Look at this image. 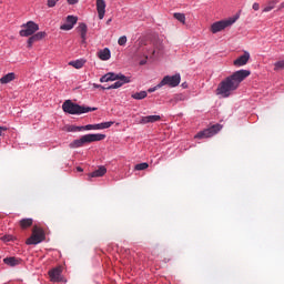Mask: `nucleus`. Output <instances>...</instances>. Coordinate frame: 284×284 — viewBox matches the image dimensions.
I'll use <instances>...</instances> for the list:
<instances>
[{"label": "nucleus", "mask_w": 284, "mask_h": 284, "mask_svg": "<svg viewBox=\"0 0 284 284\" xmlns=\"http://www.w3.org/2000/svg\"><path fill=\"white\" fill-rule=\"evenodd\" d=\"M182 87H184V88H187V84H185V83H182Z\"/></svg>", "instance_id": "nucleus-44"}, {"label": "nucleus", "mask_w": 284, "mask_h": 284, "mask_svg": "<svg viewBox=\"0 0 284 284\" xmlns=\"http://www.w3.org/2000/svg\"><path fill=\"white\" fill-rule=\"evenodd\" d=\"M97 55L100 59V61H110V59L112 57V52H110L109 48H104V49L98 51Z\"/></svg>", "instance_id": "nucleus-14"}, {"label": "nucleus", "mask_w": 284, "mask_h": 284, "mask_svg": "<svg viewBox=\"0 0 284 284\" xmlns=\"http://www.w3.org/2000/svg\"><path fill=\"white\" fill-rule=\"evenodd\" d=\"M112 125H114L113 121L101 122L95 124V130H108V128H112Z\"/></svg>", "instance_id": "nucleus-24"}, {"label": "nucleus", "mask_w": 284, "mask_h": 284, "mask_svg": "<svg viewBox=\"0 0 284 284\" xmlns=\"http://www.w3.org/2000/svg\"><path fill=\"white\" fill-rule=\"evenodd\" d=\"M69 6H77L79 3V0H67Z\"/></svg>", "instance_id": "nucleus-40"}, {"label": "nucleus", "mask_w": 284, "mask_h": 284, "mask_svg": "<svg viewBox=\"0 0 284 284\" xmlns=\"http://www.w3.org/2000/svg\"><path fill=\"white\" fill-rule=\"evenodd\" d=\"M92 87L95 89V90H108V88L101 85V84H97V83H93Z\"/></svg>", "instance_id": "nucleus-38"}, {"label": "nucleus", "mask_w": 284, "mask_h": 284, "mask_svg": "<svg viewBox=\"0 0 284 284\" xmlns=\"http://www.w3.org/2000/svg\"><path fill=\"white\" fill-rule=\"evenodd\" d=\"M6 130H8V128H6V126H0V136L3 134V132H6Z\"/></svg>", "instance_id": "nucleus-41"}, {"label": "nucleus", "mask_w": 284, "mask_h": 284, "mask_svg": "<svg viewBox=\"0 0 284 284\" xmlns=\"http://www.w3.org/2000/svg\"><path fill=\"white\" fill-rule=\"evenodd\" d=\"M33 223V220L28 217V219H22L20 220V227H22V230H28V227H31Z\"/></svg>", "instance_id": "nucleus-25"}, {"label": "nucleus", "mask_w": 284, "mask_h": 284, "mask_svg": "<svg viewBox=\"0 0 284 284\" xmlns=\"http://www.w3.org/2000/svg\"><path fill=\"white\" fill-rule=\"evenodd\" d=\"M84 130H87V131L97 130V124H87V125L82 126V132Z\"/></svg>", "instance_id": "nucleus-35"}, {"label": "nucleus", "mask_w": 284, "mask_h": 284, "mask_svg": "<svg viewBox=\"0 0 284 284\" xmlns=\"http://www.w3.org/2000/svg\"><path fill=\"white\" fill-rule=\"evenodd\" d=\"M149 168H150V164H148L146 162H143V163L136 164L134 170L143 171V170H148Z\"/></svg>", "instance_id": "nucleus-30"}, {"label": "nucleus", "mask_w": 284, "mask_h": 284, "mask_svg": "<svg viewBox=\"0 0 284 284\" xmlns=\"http://www.w3.org/2000/svg\"><path fill=\"white\" fill-rule=\"evenodd\" d=\"M109 81H119V73L109 72L100 78V83H108Z\"/></svg>", "instance_id": "nucleus-15"}, {"label": "nucleus", "mask_w": 284, "mask_h": 284, "mask_svg": "<svg viewBox=\"0 0 284 284\" xmlns=\"http://www.w3.org/2000/svg\"><path fill=\"white\" fill-rule=\"evenodd\" d=\"M62 110L67 114H88V112H97V108L83 106L72 102V100H65L62 104Z\"/></svg>", "instance_id": "nucleus-2"}, {"label": "nucleus", "mask_w": 284, "mask_h": 284, "mask_svg": "<svg viewBox=\"0 0 284 284\" xmlns=\"http://www.w3.org/2000/svg\"><path fill=\"white\" fill-rule=\"evenodd\" d=\"M161 121V115H146L142 116L138 122L140 125H148V123H156Z\"/></svg>", "instance_id": "nucleus-11"}, {"label": "nucleus", "mask_w": 284, "mask_h": 284, "mask_svg": "<svg viewBox=\"0 0 284 284\" xmlns=\"http://www.w3.org/2000/svg\"><path fill=\"white\" fill-rule=\"evenodd\" d=\"M118 81L125 85V83H132V77H126L123 73H118Z\"/></svg>", "instance_id": "nucleus-22"}, {"label": "nucleus", "mask_w": 284, "mask_h": 284, "mask_svg": "<svg viewBox=\"0 0 284 284\" xmlns=\"http://www.w3.org/2000/svg\"><path fill=\"white\" fill-rule=\"evenodd\" d=\"M67 132H83V128L77 125H68Z\"/></svg>", "instance_id": "nucleus-27"}, {"label": "nucleus", "mask_w": 284, "mask_h": 284, "mask_svg": "<svg viewBox=\"0 0 284 284\" xmlns=\"http://www.w3.org/2000/svg\"><path fill=\"white\" fill-rule=\"evenodd\" d=\"M274 70L278 71V70H284V60L277 61L274 63Z\"/></svg>", "instance_id": "nucleus-32"}, {"label": "nucleus", "mask_w": 284, "mask_h": 284, "mask_svg": "<svg viewBox=\"0 0 284 284\" xmlns=\"http://www.w3.org/2000/svg\"><path fill=\"white\" fill-rule=\"evenodd\" d=\"M69 65L75 68V70H81L85 65V59H78L69 62Z\"/></svg>", "instance_id": "nucleus-20"}, {"label": "nucleus", "mask_w": 284, "mask_h": 284, "mask_svg": "<svg viewBox=\"0 0 284 284\" xmlns=\"http://www.w3.org/2000/svg\"><path fill=\"white\" fill-rule=\"evenodd\" d=\"M34 43H37V40L34 39V36H31L28 39V48H31Z\"/></svg>", "instance_id": "nucleus-37"}, {"label": "nucleus", "mask_w": 284, "mask_h": 284, "mask_svg": "<svg viewBox=\"0 0 284 284\" xmlns=\"http://www.w3.org/2000/svg\"><path fill=\"white\" fill-rule=\"evenodd\" d=\"M32 37L36 41H41L48 37V33L45 31H40L34 33Z\"/></svg>", "instance_id": "nucleus-26"}, {"label": "nucleus", "mask_w": 284, "mask_h": 284, "mask_svg": "<svg viewBox=\"0 0 284 284\" xmlns=\"http://www.w3.org/2000/svg\"><path fill=\"white\" fill-rule=\"evenodd\" d=\"M78 172H83V169L81 166L77 168Z\"/></svg>", "instance_id": "nucleus-43"}, {"label": "nucleus", "mask_w": 284, "mask_h": 284, "mask_svg": "<svg viewBox=\"0 0 284 284\" xmlns=\"http://www.w3.org/2000/svg\"><path fill=\"white\" fill-rule=\"evenodd\" d=\"M250 59H251V55H250L248 51H244L242 55L237 57L233 61V65L235 68H243V65H247Z\"/></svg>", "instance_id": "nucleus-8"}, {"label": "nucleus", "mask_w": 284, "mask_h": 284, "mask_svg": "<svg viewBox=\"0 0 284 284\" xmlns=\"http://www.w3.org/2000/svg\"><path fill=\"white\" fill-rule=\"evenodd\" d=\"M252 74V71L241 69L235 71L233 74L224 79L216 89L217 97H222V99H227L232 95L234 90H239V87L247 77Z\"/></svg>", "instance_id": "nucleus-1"}, {"label": "nucleus", "mask_w": 284, "mask_h": 284, "mask_svg": "<svg viewBox=\"0 0 284 284\" xmlns=\"http://www.w3.org/2000/svg\"><path fill=\"white\" fill-rule=\"evenodd\" d=\"M43 241V231L33 230L32 236L27 240V245H39Z\"/></svg>", "instance_id": "nucleus-9"}, {"label": "nucleus", "mask_w": 284, "mask_h": 284, "mask_svg": "<svg viewBox=\"0 0 284 284\" xmlns=\"http://www.w3.org/2000/svg\"><path fill=\"white\" fill-rule=\"evenodd\" d=\"M253 10H255V12H257V10H261V4H258L257 2L253 3Z\"/></svg>", "instance_id": "nucleus-39"}, {"label": "nucleus", "mask_w": 284, "mask_h": 284, "mask_svg": "<svg viewBox=\"0 0 284 284\" xmlns=\"http://www.w3.org/2000/svg\"><path fill=\"white\" fill-rule=\"evenodd\" d=\"M57 3H59V0H48L47 1L48 8H54V6H57Z\"/></svg>", "instance_id": "nucleus-36"}, {"label": "nucleus", "mask_w": 284, "mask_h": 284, "mask_svg": "<svg viewBox=\"0 0 284 284\" xmlns=\"http://www.w3.org/2000/svg\"><path fill=\"white\" fill-rule=\"evenodd\" d=\"M119 88H123V84L118 80L113 84L106 87V90H119Z\"/></svg>", "instance_id": "nucleus-28"}, {"label": "nucleus", "mask_w": 284, "mask_h": 284, "mask_svg": "<svg viewBox=\"0 0 284 284\" xmlns=\"http://www.w3.org/2000/svg\"><path fill=\"white\" fill-rule=\"evenodd\" d=\"M4 265H9V267H17V265H21V258L17 257H6L3 258Z\"/></svg>", "instance_id": "nucleus-18"}, {"label": "nucleus", "mask_w": 284, "mask_h": 284, "mask_svg": "<svg viewBox=\"0 0 284 284\" xmlns=\"http://www.w3.org/2000/svg\"><path fill=\"white\" fill-rule=\"evenodd\" d=\"M61 272H62L61 267H55L49 271V276L53 283H61L62 281Z\"/></svg>", "instance_id": "nucleus-13"}, {"label": "nucleus", "mask_w": 284, "mask_h": 284, "mask_svg": "<svg viewBox=\"0 0 284 284\" xmlns=\"http://www.w3.org/2000/svg\"><path fill=\"white\" fill-rule=\"evenodd\" d=\"M174 19L180 21V23L185 24V13H174Z\"/></svg>", "instance_id": "nucleus-29"}, {"label": "nucleus", "mask_w": 284, "mask_h": 284, "mask_svg": "<svg viewBox=\"0 0 284 284\" xmlns=\"http://www.w3.org/2000/svg\"><path fill=\"white\" fill-rule=\"evenodd\" d=\"M79 34L81 36L82 41L88 39V24L81 22L77 28Z\"/></svg>", "instance_id": "nucleus-19"}, {"label": "nucleus", "mask_w": 284, "mask_h": 284, "mask_svg": "<svg viewBox=\"0 0 284 284\" xmlns=\"http://www.w3.org/2000/svg\"><path fill=\"white\" fill-rule=\"evenodd\" d=\"M240 17L241 16L236 14L234 17H231V18L226 19V20H220V21L214 22L211 26V32L213 34L222 32V30H225V28H230V26H234V23H236V21H239Z\"/></svg>", "instance_id": "nucleus-4"}, {"label": "nucleus", "mask_w": 284, "mask_h": 284, "mask_svg": "<svg viewBox=\"0 0 284 284\" xmlns=\"http://www.w3.org/2000/svg\"><path fill=\"white\" fill-rule=\"evenodd\" d=\"M125 43H128V37L125 36L120 37L118 40V45H125Z\"/></svg>", "instance_id": "nucleus-34"}, {"label": "nucleus", "mask_w": 284, "mask_h": 284, "mask_svg": "<svg viewBox=\"0 0 284 284\" xmlns=\"http://www.w3.org/2000/svg\"><path fill=\"white\" fill-rule=\"evenodd\" d=\"M95 6H97L99 19L103 20L105 17V8H106L105 0H97Z\"/></svg>", "instance_id": "nucleus-12"}, {"label": "nucleus", "mask_w": 284, "mask_h": 284, "mask_svg": "<svg viewBox=\"0 0 284 284\" xmlns=\"http://www.w3.org/2000/svg\"><path fill=\"white\" fill-rule=\"evenodd\" d=\"M283 8H284V2H282V3L278 6L277 10H283Z\"/></svg>", "instance_id": "nucleus-42"}, {"label": "nucleus", "mask_w": 284, "mask_h": 284, "mask_svg": "<svg viewBox=\"0 0 284 284\" xmlns=\"http://www.w3.org/2000/svg\"><path fill=\"white\" fill-rule=\"evenodd\" d=\"M103 139H105V134L89 133L71 142L69 148H71V150H77L78 148H83L85 143H97L98 141H103Z\"/></svg>", "instance_id": "nucleus-3"}, {"label": "nucleus", "mask_w": 284, "mask_h": 284, "mask_svg": "<svg viewBox=\"0 0 284 284\" xmlns=\"http://www.w3.org/2000/svg\"><path fill=\"white\" fill-rule=\"evenodd\" d=\"M0 241H2V243H10V241H14V236H12L11 234H7L0 237Z\"/></svg>", "instance_id": "nucleus-31"}, {"label": "nucleus", "mask_w": 284, "mask_h": 284, "mask_svg": "<svg viewBox=\"0 0 284 284\" xmlns=\"http://www.w3.org/2000/svg\"><path fill=\"white\" fill-rule=\"evenodd\" d=\"M161 88H163V87L161 85V82H160V83H158L155 87L149 88V89H148V92H149L150 94H152V92H156V90H161Z\"/></svg>", "instance_id": "nucleus-33"}, {"label": "nucleus", "mask_w": 284, "mask_h": 284, "mask_svg": "<svg viewBox=\"0 0 284 284\" xmlns=\"http://www.w3.org/2000/svg\"><path fill=\"white\" fill-rule=\"evenodd\" d=\"M131 97L135 99V101H143V99L148 98V91L135 92Z\"/></svg>", "instance_id": "nucleus-23"}, {"label": "nucleus", "mask_w": 284, "mask_h": 284, "mask_svg": "<svg viewBox=\"0 0 284 284\" xmlns=\"http://www.w3.org/2000/svg\"><path fill=\"white\" fill-rule=\"evenodd\" d=\"M181 83V73H175L174 75H165L161 81L160 85L163 88L168 85L169 88H176Z\"/></svg>", "instance_id": "nucleus-7"}, {"label": "nucleus", "mask_w": 284, "mask_h": 284, "mask_svg": "<svg viewBox=\"0 0 284 284\" xmlns=\"http://www.w3.org/2000/svg\"><path fill=\"white\" fill-rule=\"evenodd\" d=\"M223 126L221 124H214L213 126L205 129L203 131H200L194 139H212L215 134H219L221 132Z\"/></svg>", "instance_id": "nucleus-6"}, {"label": "nucleus", "mask_w": 284, "mask_h": 284, "mask_svg": "<svg viewBox=\"0 0 284 284\" xmlns=\"http://www.w3.org/2000/svg\"><path fill=\"white\" fill-rule=\"evenodd\" d=\"M14 79H17V74L14 72H10L0 78V83L1 85H8V83H12Z\"/></svg>", "instance_id": "nucleus-16"}, {"label": "nucleus", "mask_w": 284, "mask_h": 284, "mask_svg": "<svg viewBox=\"0 0 284 284\" xmlns=\"http://www.w3.org/2000/svg\"><path fill=\"white\" fill-rule=\"evenodd\" d=\"M77 21H79V18L77 16H68L65 23L60 27V30H72L74 26H77Z\"/></svg>", "instance_id": "nucleus-10"}, {"label": "nucleus", "mask_w": 284, "mask_h": 284, "mask_svg": "<svg viewBox=\"0 0 284 284\" xmlns=\"http://www.w3.org/2000/svg\"><path fill=\"white\" fill-rule=\"evenodd\" d=\"M19 32L20 37H32L34 33L39 32V26L34 21H28L21 26Z\"/></svg>", "instance_id": "nucleus-5"}, {"label": "nucleus", "mask_w": 284, "mask_h": 284, "mask_svg": "<svg viewBox=\"0 0 284 284\" xmlns=\"http://www.w3.org/2000/svg\"><path fill=\"white\" fill-rule=\"evenodd\" d=\"M106 173H108V169H105V166H99V169L90 173L89 176L90 179H97V178L105 176Z\"/></svg>", "instance_id": "nucleus-17"}, {"label": "nucleus", "mask_w": 284, "mask_h": 284, "mask_svg": "<svg viewBox=\"0 0 284 284\" xmlns=\"http://www.w3.org/2000/svg\"><path fill=\"white\" fill-rule=\"evenodd\" d=\"M278 0H270L262 10V12H272V10H274V8H276Z\"/></svg>", "instance_id": "nucleus-21"}]
</instances>
